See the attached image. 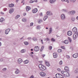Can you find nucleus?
<instances>
[{"label": "nucleus", "mask_w": 78, "mask_h": 78, "mask_svg": "<svg viewBox=\"0 0 78 78\" xmlns=\"http://www.w3.org/2000/svg\"><path fill=\"white\" fill-rule=\"evenodd\" d=\"M49 50H51V49H52V46H50L49 47Z\"/></svg>", "instance_id": "42"}, {"label": "nucleus", "mask_w": 78, "mask_h": 78, "mask_svg": "<svg viewBox=\"0 0 78 78\" xmlns=\"http://www.w3.org/2000/svg\"><path fill=\"white\" fill-rule=\"evenodd\" d=\"M72 31L73 32H75V34L73 35V39L75 40L76 39V37H78V32H77V28L74 27Z\"/></svg>", "instance_id": "1"}, {"label": "nucleus", "mask_w": 78, "mask_h": 78, "mask_svg": "<svg viewBox=\"0 0 78 78\" xmlns=\"http://www.w3.org/2000/svg\"><path fill=\"white\" fill-rule=\"evenodd\" d=\"M61 48L63 49H64V47L62 46H61Z\"/></svg>", "instance_id": "62"}, {"label": "nucleus", "mask_w": 78, "mask_h": 78, "mask_svg": "<svg viewBox=\"0 0 78 78\" xmlns=\"http://www.w3.org/2000/svg\"><path fill=\"white\" fill-rule=\"evenodd\" d=\"M61 73L62 74V75H63L64 74V71H61Z\"/></svg>", "instance_id": "50"}, {"label": "nucleus", "mask_w": 78, "mask_h": 78, "mask_svg": "<svg viewBox=\"0 0 78 78\" xmlns=\"http://www.w3.org/2000/svg\"><path fill=\"white\" fill-rule=\"evenodd\" d=\"M37 30H40L41 29V26L39 25H38L37 26V27L36 28Z\"/></svg>", "instance_id": "18"}, {"label": "nucleus", "mask_w": 78, "mask_h": 78, "mask_svg": "<svg viewBox=\"0 0 78 78\" xmlns=\"http://www.w3.org/2000/svg\"><path fill=\"white\" fill-rule=\"evenodd\" d=\"M48 18V16L47 15H46L44 17V20H46Z\"/></svg>", "instance_id": "19"}, {"label": "nucleus", "mask_w": 78, "mask_h": 78, "mask_svg": "<svg viewBox=\"0 0 78 78\" xmlns=\"http://www.w3.org/2000/svg\"><path fill=\"white\" fill-rule=\"evenodd\" d=\"M62 60H61L60 61V62H59V65H62Z\"/></svg>", "instance_id": "35"}, {"label": "nucleus", "mask_w": 78, "mask_h": 78, "mask_svg": "<svg viewBox=\"0 0 78 78\" xmlns=\"http://www.w3.org/2000/svg\"><path fill=\"white\" fill-rule=\"evenodd\" d=\"M32 40L34 41H37V38L36 37H34L32 38Z\"/></svg>", "instance_id": "30"}, {"label": "nucleus", "mask_w": 78, "mask_h": 78, "mask_svg": "<svg viewBox=\"0 0 78 78\" xmlns=\"http://www.w3.org/2000/svg\"><path fill=\"white\" fill-rule=\"evenodd\" d=\"M19 70L18 69H16V71L15 72V73L16 74H18V73H19L20 72Z\"/></svg>", "instance_id": "15"}, {"label": "nucleus", "mask_w": 78, "mask_h": 78, "mask_svg": "<svg viewBox=\"0 0 78 78\" xmlns=\"http://www.w3.org/2000/svg\"><path fill=\"white\" fill-rule=\"evenodd\" d=\"M64 44H69V41L67 40H65L64 41Z\"/></svg>", "instance_id": "21"}, {"label": "nucleus", "mask_w": 78, "mask_h": 78, "mask_svg": "<svg viewBox=\"0 0 78 78\" xmlns=\"http://www.w3.org/2000/svg\"><path fill=\"white\" fill-rule=\"evenodd\" d=\"M66 77L70 76V74H69V73L68 72H67V73H66Z\"/></svg>", "instance_id": "29"}, {"label": "nucleus", "mask_w": 78, "mask_h": 78, "mask_svg": "<svg viewBox=\"0 0 78 78\" xmlns=\"http://www.w3.org/2000/svg\"><path fill=\"white\" fill-rule=\"evenodd\" d=\"M51 40L52 42H55V40L54 38H51Z\"/></svg>", "instance_id": "40"}, {"label": "nucleus", "mask_w": 78, "mask_h": 78, "mask_svg": "<svg viewBox=\"0 0 78 78\" xmlns=\"http://www.w3.org/2000/svg\"><path fill=\"white\" fill-rule=\"evenodd\" d=\"M29 3H34V1L30 0V1H29Z\"/></svg>", "instance_id": "39"}, {"label": "nucleus", "mask_w": 78, "mask_h": 78, "mask_svg": "<svg viewBox=\"0 0 78 78\" xmlns=\"http://www.w3.org/2000/svg\"><path fill=\"white\" fill-rule=\"evenodd\" d=\"M54 58H57V55L56 54L55 55H54V56H53Z\"/></svg>", "instance_id": "49"}, {"label": "nucleus", "mask_w": 78, "mask_h": 78, "mask_svg": "<svg viewBox=\"0 0 78 78\" xmlns=\"http://www.w3.org/2000/svg\"><path fill=\"white\" fill-rule=\"evenodd\" d=\"M68 40H69L70 42H72V40H71V38H70L69 37H68Z\"/></svg>", "instance_id": "36"}, {"label": "nucleus", "mask_w": 78, "mask_h": 78, "mask_svg": "<svg viewBox=\"0 0 78 78\" xmlns=\"http://www.w3.org/2000/svg\"><path fill=\"white\" fill-rule=\"evenodd\" d=\"M39 50V48L38 46H36L34 48V51H38Z\"/></svg>", "instance_id": "2"}, {"label": "nucleus", "mask_w": 78, "mask_h": 78, "mask_svg": "<svg viewBox=\"0 0 78 78\" xmlns=\"http://www.w3.org/2000/svg\"><path fill=\"white\" fill-rule=\"evenodd\" d=\"M45 63L46 64V65L47 66H48V67H50V64L49 63V62L45 61Z\"/></svg>", "instance_id": "7"}, {"label": "nucleus", "mask_w": 78, "mask_h": 78, "mask_svg": "<svg viewBox=\"0 0 78 78\" xmlns=\"http://www.w3.org/2000/svg\"><path fill=\"white\" fill-rule=\"evenodd\" d=\"M25 51H26V50L24 49H23L21 51V52L22 53H25Z\"/></svg>", "instance_id": "23"}, {"label": "nucleus", "mask_w": 78, "mask_h": 78, "mask_svg": "<svg viewBox=\"0 0 78 78\" xmlns=\"http://www.w3.org/2000/svg\"><path fill=\"white\" fill-rule=\"evenodd\" d=\"M41 70H45L47 69V68L44 65H42V67L41 68Z\"/></svg>", "instance_id": "4"}, {"label": "nucleus", "mask_w": 78, "mask_h": 78, "mask_svg": "<svg viewBox=\"0 0 78 78\" xmlns=\"http://www.w3.org/2000/svg\"><path fill=\"white\" fill-rule=\"evenodd\" d=\"M22 21L23 22H25L26 21V19H22Z\"/></svg>", "instance_id": "38"}, {"label": "nucleus", "mask_w": 78, "mask_h": 78, "mask_svg": "<svg viewBox=\"0 0 78 78\" xmlns=\"http://www.w3.org/2000/svg\"><path fill=\"white\" fill-rule=\"evenodd\" d=\"M33 23H30V27L33 26Z\"/></svg>", "instance_id": "46"}, {"label": "nucleus", "mask_w": 78, "mask_h": 78, "mask_svg": "<svg viewBox=\"0 0 78 78\" xmlns=\"http://www.w3.org/2000/svg\"><path fill=\"white\" fill-rule=\"evenodd\" d=\"M40 75L41 76H45L46 74L45 73L43 72H41L40 73Z\"/></svg>", "instance_id": "5"}, {"label": "nucleus", "mask_w": 78, "mask_h": 78, "mask_svg": "<svg viewBox=\"0 0 78 78\" xmlns=\"http://www.w3.org/2000/svg\"><path fill=\"white\" fill-rule=\"evenodd\" d=\"M64 69L66 71H67L68 72L69 71V67L67 66H65V67Z\"/></svg>", "instance_id": "16"}, {"label": "nucleus", "mask_w": 78, "mask_h": 78, "mask_svg": "<svg viewBox=\"0 0 78 78\" xmlns=\"http://www.w3.org/2000/svg\"><path fill=\"white\" fill-rule=\"evenodd\" d=\"M31 39V37H28V38H27V39H28V40H30V39Z\"/></svg>", "instance_id": "55"}, {"label": "nucleus", "mask_w": 78, "mask_h": 78, "mask_svg": "<svg viewBox=\"0 0 78 78\" xmlns=\"http://www.w3.org/2000/svg\"><path fill=\"white\" fill-rule=\"evenodd\" d=\"M57 51L58 53H60L61 52H62V49H58V50Z\"/></svg>", "instance_id": "33"}, {"label": "nucleus", "mask_w": 78, "mask_h": 78, "mask_svg": "<svg viewBox=\"0 0 78 78\" xmlns=\"http://www.w3.org/2000/svg\"><path fill=\"white\" fill-rule=\"evenodd\" d=\"M42 22V20H39L38 21V23H40Z\"/></svg>", "instance_id": "43"}, {"label": "nucleus", "mask_w": 78, "mask_h": 78, "mask_svg": "<svg viewBox=\"0 0 78 78\" xmlns=\"http://www.w3.org/2000/svg\"><path fill=\"white\" fill-rule=\"evenodd\" d=\"M47 14L48 16H50V12L48 11L47 12Z\"/></svg>", "instance_id": "44"}, {"label": "nucleus", "mask_w": 78, "mask_h": 78, "mask_svg": "<svg viewBox=\"0 0 78 78\" xmlns=\"http://www.w3.org/2000/svg\"><path fill=\"white\" fill-rule=\"evenodd\" d=\"M66 58H67V59H69L70 56H69V55H67L66 56Z\"/></svg>", "instance_id": "52"}, {"label": "nucleus", "mask_w": 78, "mask_h": 78, "mask_svg": "<svg viewBox=\"0 0 78 78\" xmlns=\"http://www.w3.org/2000/svg\"><path fill=\"white\" fill-rule=\"evenodd\" d=\"M67 72L66 71H65L64 73H63V76H64L66 77V74H67Z\"/></svg>", "instance_id": "24"}, {"label": "nucleus", "mask_w": 78, "mask_h": 78, "mask_svg": "<svg viewBox=\"0 0 78 78\" xmlns=\"http://www.w3.org/2000/svg\"><path fill=\"white\" fill-rule=\"evenodd\" d=\"M71 20L73 22H75V18L74 17H72L71 18Z\"/></svg>", "instance_id": "25"}, {"label": "nucleus", "mask_w": 78, "mask_h": 78, "mask_svg": "<svg viewBox=\"0 0 78 78\" xmlns=\"http://www.w3.org/2000/svg\"><path fill=\"white\" fill-rule=\"evenodd\" d=\"M24 64H28V60H26L24 61Z\"/></svg>", "instance_id": "27"}, {"label": "nucleus", "mask_w": 78, "mask_h": 78, "mask_svg": "<svg viewBox=\"0 0 78 78\" xmlns=\"http://www.w3.org/2000/svg\"><path fill=\"white\" fill-rule=\"evenodd\" d=\"M57 70L58 72H60L61 70V69H60V68H58L57 69Z\"/></svg>", "instance_id": "47"}, {"label": "nucleus", "mask_w": 78, "mask_h": 78, "mask_svg": "<svg viewBox=\"0 0 78 78\" xmlns=\"http://www.w3.org/2000/svg\"><path fill=\"white\" fill-rule=\"evenodd\" d=\"M6 30H7L8 31V32H9V31H10V29H7Z\"/></svg>", "instance_id": "58"}, {"label": "nucleus", "mask_w": 78, "mask_h": 78, "mask_svg": "<svg viewBox=\"0 0 78 78\" xmlns=\"http://www.w3.org/2000/svg\"><path fill=\"white\" fill-rule=\"evenodd\" d=\"M68 36H71L72 34V32L71 31H69L67 33Z\"/></svg>", "instance_id": "8"}, {"label": "nucleus", "mask_w": 78, "mask_h": 78, "mask_svg": "<svg viewBox=\"0 0 78 78\" xmlns=\"http://www.w3.org/2000/svg\"><path fill=\"white\" fill-rule=\"evenodd\" d=\"M16 16H17V17L18 18H19V17H20V15H17Z\"/></svg>", "instance_id": "59"}, {"label": "nucleus", "mask_w": 78, "mask_h": 78, "mask_svg": "<svg viewBox=\"0 0 78 78\" xmlns=\"http://www.w3.org/2000/svg\"><path fill=\"white\" fill-rule=\"evenodd\" d=\"M26 9L27 11H30L31 9V7L30 6H27L26 7Z\"/></svg>", "instance_id": "12"}, {"label": "nucleus", "mask_w": 78, "mask_h": 78, "mask_svg": "<svg viewBox=\"0 0 78 78\" xmlns=\"http://www.w3.org/2000/svg\"><path fill=\"white\" fill-rule=\"evenodd\" d=\"M14 6V5L13 4H9V7H10V8H12V7H13Z\"/></svg>", "instance_id": "20"}, {"label": "nucleus", "mask_w": 78, "mask_h": 78, "mask_svg": "<svg viewBox=\"0 0 78 78\" xmlns=\"http://www.w3.org/2000/svg\"><path fill=\"white\" fill-rule=\"evenodd\" d=\"M9 32L8 31V30H6L5 31V34H8Z\"/></svg>", "instance_id": "34"}, {"label": "nucleus", "mask_w": 78, "mask_h": 78, "mask_svg": "<svg viewBox=\"0 0 78 78\" xmlns=\"http://www.w3.org/2000/svg\"><path fill=\"white\" fill-rule=\"evenodd\" d=\"M5 20L3 18H1L0 19V22L2 23L3 22V21H4Z\"/></svg>", "instance_id": "26"}, {"label": "nucleus", "mask_w": 78, "mask_h": 78, "mask_svg": "<svg viewBox=\"0 0 78 78\" xmlns=\"http://www.w3.org/2000/svg\"><path fill=\"white\" fill-rule=\"evenodd\" d=\"M14 8H11L9 10V13L10 14L12 13V12H13L14 11Z\"/></svg>", "instance_id": "9"}, {"label": "nucleus", "mask_w": 78, "mask_h": 78, "mask_svg": "<svg viewBox=\"0 0 78 78\" xmlns=\"http://www.w3.org/2000/svg\"><path fill=\"white\" fill-rule=\"evenodd\" d=\"M62 10L63 11V12H66L67 11V10L66 9H63Z\"/></svg>", "instance_id": "48"}, {"label": "nucleus", "mask_w": 78, "mask_h": 78, "mask_svg": "<svg viewBox=\"0 0 78 78\" xmlns=\"http://www.w3.org/2000/svg\"><path fill=\"white\" fill-rule=\"evenodd\" d=\"M37 12V8L34 9L33 10H32L33 13H36Z\"/></svg>", "instance_id": "6"}, {"label": "nucleus", "mask_w": 78, "mask_h": 78, "mask_svg": "<svg viewBox=\"0 0 78 78\" xmlns=\"http://www.w3.org/2000/svg\"><path fill=\"white\" fill-rule=\"evenodd\" d=\"M42 66H43V65H42V64H40L38 65V67L39 68V69H41V67H42Z\"/></svg>", "instance_id": "31"}, {"label": "nucleus", "mask_w": 78, "mask_h": 78, "mask_svg": "<svg viewBox=\"0 0 78 78\" xmlns=\"http://www.w3.org/2000/svg\"><path fill=\"white\" fill-rule=\"evenodd\" d=\"M71 2H73V3H75L76 2V0H70Z\"/></svg>", "instance_id": "41"}, {"label": "nucleus", "mask_w": 78, "mask_h": 78, "mask_svg": "<svg viewBox=\"0 0 78 78\" xmlns=\"http://www.w3.org/2000/svg\"><path fill=\"white\" fill-rule=\"evenodd\" d=\"M49 31L51 32L52 31V28L51 27H50L49 28Z\"/></svg>", "instance_id": "45"}, {"label": "nucleus", "mask_w": 78, "mask_h": 78, "mask_svg": "<svg viewBox=\"0 0 78 78\" xmlns=\"http://www.w3.org/2000/svg\"><path fill=\"white\" fill-rule=\"evenodd\" d=\"M74 72L75 73H78V69H76L74 71Z\"/></svg>", "instance_id": "28"}, {"label": "nucleus", "mask_w": 78, "mask_h": 78, "mask_svg": "<svg viewBox=\"0 0 78 78\" xmlns=\"http://www.w3.org/2000/svg\"><path fill=\"white\" fill-rule=\"evenodd\" d=\"M78 54H74L73 55V58H76L78 57Z\"/></svg>", "instance_id": "13"}, {"label": "nucleus", "mask_w": 78, "mask_h": 78, "mask_svg": "<svg viewBox=\"0 0 78 78\" xmlns=\"http://www.w3.org/2000/svg\"><path fill=\"white\" fill-rule=\"evenodd\" d=\"M30 78H34V76H33L32 75L30 77Z\"/></svg>", "instance_id": "63"}, {"label": "nucleus", "mask_w": 78, "mask_h": 78, "mask_svg": "<svg viewBox=\"0 0 78 78\" xmlns=\"http://www.w3.org/2000/svg\"><path fill=\"white\" fill-rule=\"evenodd\" d=\"M61 18L62 20H65V19H66V17L65 16V15L63 14L61 15Z\"/></svg>", "instance_id": "3"}, {"label": "nucleus", "mask_w": 78, "mask_h": 78, "mask_svg": "<svg viewBox=\"0 0 78 78\" xmlns=\"http://www.w3.org/2000/svg\"><path fill=\"white\" fill-rule=\"evenodd\" d=\"M56 1V0H49V2L50 3L53 4L54 3H55Z\"/></svg>", "instance_id": "17"}, {"label": "nucleus", "mask_w": 78, "mask_h": 78, "mask_svg": "<svg viewBox=\"0 0 78 78\" xmlns=\"http://www.w3.org/2000/svg\"><path fill=\"white\" fill-rule=\"evenodd\" d=\"M46 39L47 41H50V39H49L48 38H47Z\"/></svg>", "instance_id": "54"}, {"label": "nucleus", "mask_w": 78, "mask_h": 78, "mask_svg": "<svg viewBox=\"0 0 78 78\" xmlns=\"http://www.w3.org/2000/svg\"><path fill=\"white\" fill-rule=\"evenodd\" d=\"M44 46H42V47L41 49V50H40L41 51H42V50H43V49H44Z\"/></svg>", "instance_id": "37"}, {"label": "nucleus", "mask_w": 78, "mask_h": 78, "mask_svg": "<svg viewBox=\"0 0 78 78\" xmlns=\"http://www.w3.org/2000/svg\"><path fill=\"white\" fill-rule=\"evenodd\" d=\"M23 16H26V15H27V13H23Z\"/></svg>", "instance_id": "56"}, {"label": "nucleus", "mask_w": 78, "mask_h": 78, "mask_svg": "<svg viewBox=\"0 0 78 78\" xmlns=\"http://www.w3.org/2000/svg\"><path fill=\"white\" fill-rule=\"evenodd\" d=\"M40 15L41 16H43V15H42V12H41L40 13Z\"/></svg>", "instance_id": "57"}, {"label": "nucleus", "mask_w": 78, "mask_h": 78, "mask_svg": "<svg viewBox=\"0 0 78 78\" xmlns=\"http://www.w3.org/2000/svg\"><path fill=\"white\" fill-rule=\"evenodd\" d=\"M17 61L19 64H20L22 62V60L21 58H19L17 60Z\"/></svg>", "instance_id": "14"}, {"label": "nucleus", "mask_w": 78, "mask_h": 78, "mask_svg": "<svg viewBox=\"0 0 78 78\" xmlns=\"http://www.w3.org/2000/svg\"><path fill=\"white\" fill-rule=\"evenodd\" d=\"M3 10L4 11H6V10H7V8H4L3 9Z\"/></svg>", "instance_id": "51"}, {"label": "nucleus", "mask_w": 78, "mask_h": 78, "mask_svg": "<svg viewBox=\"0 0 78 78\" xmlns=\"http://www.w3.org/2000/svg\"><path fill=\"white\" fill-rule=\"evenodd\" d=\"M61 75V76H62V77H61H61H60V78H64V76H62V75Z\"/></svg>", "instance_id": "64"}, {"label": "nucleus", "mask_w": 78, "mask_h": 78, "mask_svg": "<svg viewBox=\"0 0 78 78\" xmlns=\"http://www.w3.org/2000/svg\"><path fill=\"white\" fill-rule=\"evenodd\" d=\"M1 14L3 15L4 14V12H1Z\"/></svg>", "instance_id": "61"}, {"label": "nucleus", "mask_w": 78, "mask_h": 78, "mask_svg": "<svg viewBox=\"0 0 78 78\" xmlns=\"http://www.w3.org/2000/svg\"><path fill=\"white\" fill-rule=\"evenodd\" d=\"M61 74L57 73L55 75V76L56 78H61Z\"/></svg>", "instance_id": "10"}, {"label": "nucleus", "mask_w": 78, "mask_h": 78, "mask_svg": "<svg viewBox=\"0 0 78 78\" xmlns=\"http://www.w3.org/2000/svg\"><path fill=\"white\" fill-rule=\"evenodd\" d=\"M7 69H6V68H3L2 70H3L5 71Z\"/></svg>", "instance_id": "53"}, {"label": "nucleus", "mask_w": 78, "mask_h": 78, "mask_svg": "<svg viewBox=\"0 0 78 78\" xmlns=\"http://www.w3.org/2000/svg\"><path fill=\"white\" fill-rule=\"evenodd\" d=\"M42 57H43V58H44V56H45V54L42 55Z\"/></svg>", "instance_id": "60"}, {"label": "nucleus", "mask_w": 78, "mask_h": 78, "mask_svg": "<svg viewBox=\"0 0 78 78\" xmlns=\"http://www.w3.org/2000/svg\"><path fill=\"white\" fill-rule=\"evenodd\" d=\"M75 12H76L74 11H70L69 12V13L70 14H72V15H73V14H74Z\"/></svg>", "instance_id": "11"}, {"label": "nucleus", "mask_w": 78, "mask_h": 78, "mask_svg": "<svg viewBox=\"0 0 78 78\" xmlns=\"http://www.w3.org/2000/svg\"><path fill=\"white\" fill-rule=\"evenodd\" d=\"M24 45H28L29 44V43H28V42L27 41H25L24 42Z\"/></svg>", "instance_id": "22"}, {"label": "nucleus", "mask_w": 78, "mask_h": 78, "mask_svg": "<svg viewBox=\"0 0 78 78\" xmlns=\"http://www.w3.org/2000/svg\"><path fill=\"white\" fill-rule=\"evenodd\" d=\"M62 2H66L68 3H69V1L68 0H61Z\"/></svg>", "instance_id": "32"}]
</instances>
